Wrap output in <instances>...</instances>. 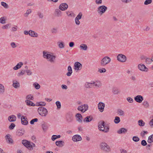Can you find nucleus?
<instances>
[{
    "label": "nucleus",
    "mask_w": 153,
    "mask_h": 153,
    "mask_svg": "<svg viewBox=\"0 0 153 153\" xmlns=\"http://www.w3.org/2000/svg\"><path fill=\"white\" fill-rule=\"evenodd\" d=\"M111 61V59L108 56L104 57L100 61V64L101 66L104 67L109 63Z\"/></svg>",
    "instance_id": "obj_4"
},
{
    "label": "nucleus",
    "mask_w": 153,
    "mask_h": 153,
    "mask_svg": "<svg viewBox=\"0 0 153 153\" xmlns=\"http://www.w3.org/2000/svg\"><path fill=\"white\" fill-rule=\"evenodd\" d=\"M120 121V118L117 116H116L115 117V119L114 120V122L116 124H118L119 123Z\"/></svg>",
    "instance_id": "obj_36"
},
{
    "label": "nucleus",
    "mask_w": 153,
    "mask_h": 153,
    "mask_svg": "<svg viewBox=\"0 0 153 153\" xmlns=\"http://www.w3.org/2000/svg\"><path fill=\"white\" fill-rule=\"evenodd\" d=\"M68 72L67 73L66 75L68 76H70L72 73V68L70 66H68Z\"/></svg>",
    "instance_id": "obj_29"
},
{
    "label": "nucleus",
    "mask_w": 153,
    "mask_h": 153,
    "mask_svg": "<svg viewBox=\"0 0 153 153\" xmlns=\"http://www.w3.org/2000/svg\"><path fill=\"white\" fill-rule=\"evenodd\" d=\"M117 113L120 116H123L125 115L124 111L120 109H119L118 110Z\"/></svg>",
    "instance_id": "obj_38"
},
{
    "label": "nucleus",
    "mask_w": 153,
    "mask_h": 153,
    "mask_svg": "<svg viewBox=\"0 0 153 153\" xmlns=\"http://www.w3.org/2000/svg\"><path fill=\"white\" fill-rule=\"evenodd\" d=\"M88 107V106L87 104H84L83 105L79 106L77 108V110L84 113L87 110Z\"/></svg>",
    "instance_id": "obj_10"
},
{
    "label": "nucleus",
    "mask_w": 153,
    "mask_h": 153,
    "mask_svg": "<svg viewBox=\"0 0 153 153\" xmlns=\"http://www.w3.org/2000/svg\"><path fill=\"white\" fill-rule=\"evenodd\" d=\"M29 35L31 37H37L38 36V34L34 31L30 30H29Z\"/></svg>",
    "instance_id": "obj_21"
},
{
    "label": "nucleus",
    "mask_w": 153,
    "mask_h": 153,
    "mask_svg": "<svg viewBox=\"0 0 153 153\" xmlns=\"http://www.w3.org/2000/svg\"><path fill=\"white\" fill-rule=\"evenodd\" d=\"M1 4L2 6H3L5 8H7L8 7V4L5 2H1Z\"/></svg>",
    "instance_id": "obj_46"
},
{
    "label": "nucleus",
    "mask_w": 153,
    "mask_h": 153,
    "mask_svg": "<svg viewBox=\"0 0 153 153\" xmlns=\"http://www.w3.org/2000/svg\"><path fill=\"white\" fill-rule=\"evenodd\" d=\"M38 112L39 115L42 117H45L48 113L47 109L42 107L39 108L38 109Z\"/></svg>",
    "instance_id": "obj_6"
},
{
    "label": "nucleus",
    "mask_w": 153,
    "mask_h": 153,
    "mask_svg": "<svg viewBox=\"0 0 153 153\" xmlns=\"http://www.w3.org/2000/svg\"><path fill=\"white\" fill-rule=\"evenodd\" d=\"M26 98L27 100L29 99L30 100H33V97L31 94H29L27 96Z\"/></svg>",
    "instance_id": "obj_45"
},
{
    "label": "nucleus",
    "mask_w": 153,
    "mask_h": 153,
    "mask_svg": "<svg viewBox=\"0 0 153 153\" xmlns=\"http://www.w3.org/2000/svg\"><path fill=\"white\" fill-rule=\"evenodd\" d=\"M58 31L57 29L56 28H53L51 30V32L52 33L55 34L57 33Z\"/></svg>",
    "instance_id": "obj_49"
},
{
    "label": "nucleus",
    "mask_w": 153,
    "mask_h": 153,
    "mask_svg": "<svg viewBox=\"0 0 153 153\" xmlns=\"http://www.w3.org/2000/svg\"><path fill=\"white\" fill-rule=\"evenodd\" d=\"M37 15L39 16V18L42 19L44 17V15L43 13H42L40 11H38L37 13Z\"/></svg>",
    "instance_id": "obj_43"
},
{
    "label": "nucleus",
    "mask_w": 153,
    "mask_h": 153,
    "mask_svg": "<svg viewBox=\"0 0 153 153\" xmlns=\"http://www.w3.org/2000/svg\"><path fill=\"white\" fill-rule=\"evenodd\" d=\"M138 125L140 126H143L145 125V122L142 120H140L138 121Z\"/></svg>",
    "instance_id": "obj_37"
},
{
    "label": "nucleus",
    "mask_w": 153,
    "mask_h": 153,
    "mask_svg": "<svg viewBox=\"0 0 153 153\" xmlns=\"http://www.w3.org/2000/svg\"><path fill=\"white\" fill-rule=\"evenodd\" d=\"M99 130L105 133H107L109 131V127L108 125L105 124L104 121H102L98 123Z\"/></svg>",
    "instance_id": "obj_2"
},
{
    "label": "nucleus",
    "mask_w": 153,
    "mask_h": 153,
    "mask_svg": "<svg viewBox=\"0 0 153 153\" xmlns=\"http://www.w3.org/2000/svg\"><path fill=\"white\" fill-rule=\"evenodd\" d=\"M68 4L65 3L61 4L59 7V8L61 10L64 11L66 10L68 8Z\"/></svg>",
    "instance_id": "obj_14"
},
{
    "label": "nucleus",
    "mask_w": 153,
    "mask_h": 153,
    "mask_svg": "<svg viewBox=\"0 0 153 153\" xmlns=\"http://www.w3.org/2000/svg\"><path fill=\"white\" fill-rule=\"evenodd\" d=\"M112 92L114 94H118L120 92L118 88L116 87H114L112 88Z\"/></svg>",
    "instance_id": "obj_30"
},
{
    "label": "nucleus",
    "mask_w": 153,
    "mask_h": 153,
    "mask_svg": "<svg viewBox=\"0 0 153 153\" xmlns=\"http://www.w3.org/2000/svg\"><path fill=\"white\" fill-rule=\"evenodd\" d=\"M25 102L26 103L27 105L29 106H34L35 105L32 101L29 100H26Z\"/></svg>",
    "instance_id": "obj_31"
},
{
    "label": "nucleus",
    "mask_w": 153,
    "mask_h": 153,
    "mask_svg": "<svg viewBox=\"0 0 153 153\" xmlns=\"http://www.w3.org/2000/svg\"><path fill=\"white\" fill-rule=\"evenodd\" d=\"M65 119L66 122L68 123L71 122L73 119V115L71 112H68L66 115Z\"/></svg>",
    "instance_id": "obj_8"
},
{
    "label": "nucleus",
    "mask_w": 153,
    "mask_h": 153,
    "mask_svg": "<svg viewBox=\"0 0 153 153\" xmlns=\"http://www.w3.org/2000/svg\"><path fill=\"white\" fill-rule=\"evenodd\" d=\"M127 131V130L124 128H121L117 132L118 134H121L122 133H125Z\"/></svg>",
    "instance_id": "obj_27"
},
{
    "label": "nucleus",
    "mask_w": 153,
    "mask_h": 153,
    "mask_svg": "<svg viewBox=\"0 0 153 153\" xmlns=\"http://www.w3.org/2000/svg\"><path fill=\"white\" fill-rule=\"evenodd\" d=\"M101 150L106 152H109L111 151V149L109 145L105 142H102L100 144Z\"/></svg>",
    "instance_id": "obj_3"
},
{
    "label": "nucleus",
    "mask_w": 153,
    "mask_h": 153,
    "mask_svg": "<svg viewBox=\"0 0 153 153\" xmlns=\"http://www.w3.org/2000/svg\"><path fill=\"white\" fill-rule=\"evenodd\" d=\"M134 100L136 102L140 103L143 100V98L140 95H137L134 97Z\"/></svg>",
    "instance_id": "obj_12"
},
{
    "label": "nucleus",
    "mask_w": 153,
    "mask_h": 153,
    "mask_svg": "<svg viewBox=\"0 0 153 153\" xmlns=\"http://www.w3.org/2000/svg\"><path fill=\"white\" fill-rule=\"evenodd\" d=\"M93 85L95 87H100L102 85V84L99 81H97L94 82V83Z\"/></svg>",
    "instance_id": "obj_34"
},
{
    "label": "nucleus",
    "mask_w": 153,
    "mask_h": 153,
    "mask_svg": "<svg viewBox=\"0 0 153 153\" xmlns=\"http://www.w3.org/2000/svg\"><path fill=\"white\" fill-rule=\"evenodd\" d=\"M143 105L145 108H148L149 106V104L147 101H144L143 103Z\"/></svg>",
    "instance_id": "obj_40"
},
{
    "label": "nucleus",
    "mask_w": 153,
    "mask_h": 153,
    "mask_svg": "<svg viewBox=\"0 0 153 153\" xmlns=\"http://www.w3.org/2000/svg\"><path fill=\"white\" fill-rule=\"evenodd\" d=\"M58 46L60 48H62L64 47V43L63 42L58 43Z\"/></svg>",
    "instance_id": "obj_47"
},
{
    "label": "nucleus",
    "mask_w": 153,
    "mask_h": 153,
    "mask_svg": "<svg viewBox=\"0 0 153 153\" xmlns=\"http://www.w3.org/2000/svg\"><path fill=\"white\" fill-rule=\"evenodd\" d=\"M23 65V63L22 62H20L19 63H18L16 66L14 67L13 69L14 70H17L21 68Z\"/></svg>",
    "instance_id": "obj_22"
},
{
    "label": "nucleus",
    "mask_w": 153,
    "mask_h": 153,
    "mask_svg": "<svg viewBox=\"0 0 153 153\" xmlns=\"http://www.w3.org/2000/svg\"><path fill=\"white\" fill-rule=\"evenodd\" d=\"M76 116L77 118V120L79 123L82 122V115L79 113L76 114Z\"/></svg>",
    "instance_id": "obj_19"
},
{
    "label": "nucleus",
    "mask_w": 153,
    "mask_h": 153,
    "mask_svg": "<svg viewBox=\"0 0 153 153\" xmlns=\"http://www.w3.org/2000/svg\"><path fill=\"white\" fill-rule=\"evenodd\" d=\"M43 57L46 59L48 61L51 63L55 62L56 56L52 53L49 52H46L45 51L43 52Z\"/></svg>",
    "instance_id": "obj_1"
},
{
    "label": "nucleus",
    "mask_w": 153,
    "mask_h": 153,
    "mask_svg": "<svg viewBox=\"0 0 153 153\" xmlns=\"http://www.w3.org/2000/svg\"><path fill=\"white\" fill-rule=\"evenodd\" d=\"M74 66L75 70H80L82 68V65L79 62H76L74 63Z\"/></svg>",
    "instance_id": "obj_15"
},
{
    "label": "nucleus",
    "mask_w": 153,
    "mask_h": 153,
    "mask_svg": "<svg viewBox=\"0 0 153 153\" xmlns=\"http://www.w3.org/2000/svg\"><path fill=\"white\" fill-rule=\"evenodd\" d=\"M15 126V125L13 123H12L9 127V128L10 130H12Z\"/></svg>",
    "instance_id": "obj_61"
},
{
    "label": "nucleus",
    "mask_w": 153,
    "mask_h": 153,
    "mask_svg": "<svg viewBox=\"0 0 153 153\" xmlns=\"http://www.w3.org/2000/svg\"><path fill=\"white\" fill-rule=\"evenodd\" d=\"M60 137L61 136L60 135H53L51 139L53 141H54L57 138H60Z\"/></svg>",
    "instance_id": "obj_39"
},
{
    "label": "nucleus",
    "mask_w": 153,
    "mask_h": 153,
    "mask_svg": "<svg viewBox=\"0 0 153 153\" xmlns=\"http://www.w3.org/2000/svg\"><path fill=\"white\" fill-rule=\"evenodd\" d=\"M25 72V70H22L20 72L18 73L17 75L18 77H20L21 76L24 75Z\"/></svg>",
    "instance_id": "obj_44"
},
{
    "label": "nucleus",
    "mask_w": 153,
    "mask_h": 153,
    "mask_svg": "<svg viewBox=\"0 0 153 153\" xmlns=\"http://www.w3.org/2000/svg\"><path fill=\"white\" fill-rule=\"evenodd\" d=\"M82 13L81 12H79L76 18L79 20L80 19L82 18Z\"/></svg>",
    "instance_id": "obj_54"
},
{
    "label": "nucleus",
    "mask_w": 153,
    "mask_h": 153,
    "mask_svg": "<svg viewBox=\"0 0 153 153\" xmlns=\"http://www.w3.org/2000/svg\"><path fill=\"white\" fill-rule=\"evenodd\" d=\"M148 133V132L147 131H143L141 132L140 133V135L142 137H144L145 134H147Z\"/></svg>",
    "instance_id": "obj_56"
},
{
    "label": "nucleus",
    "mask_w": 153,
    "mask_h": 153,
    "mask_svg": "<svg viewBox=\"0 0 153 153\" xmlns=\"http://www.w3.org/2000/svg\"><path fill=\"white\" fill-rule=\"evenodd\" d=\"M49 127V125L47 123L44 122L42 125V128L43 131H46Z\"/></svg>",
    "instance_id": "obj_17"
},
{
    "label": "nucleus",
    "mask_w": 153,
    "mask_h": 153,
    "mask_svg": "<svg viewBox=\"0 0 153 153\" xmlns=\"http://www.w3.org/2000/svg\"><path fill=\"white\" fill-rule=\"evenodd\" d=\"M127 100L130 103H132L133 102V99L132 98L130 97H128L127 98Z\"/></svg>",
    "instance_id": "obj_62"
},
{
    "label": "nucleus",
    "mask_w": 153,
    "mask_h": 153,
    "mask_svg": "<svg viewBox=\"0 0 153 153\" xmlns=\"http://www.w3.org/2000/svg\"><path fill=\"white\" fill-rule=\"evenodd\" d=\"M81 50L83 51H86L88 49L87 46L85 44H82L79 46Z\"/></svg>",
    "instance_id": "obj_26"
},
{
    "label": "nucleus",
    "mask_w": 153,
    "mask_h": 153,
    "mask_svg": "<svg viewBox=\"0 0 153 153\" xmlns=\"http://www.w3.org/2000/svg\"><path fill=\"white\" fill-rule=\"evenodd\" d=\"M55 13L57 16L59 17L62 16V12L59 9H56L55 10Z\"/></svg>",
    "instance_id": "obj_28"
},
{
    "label": "nucleus",
    "mask_w": 153,
    "mask_h": 153,
    "mask_svg": "<svg viewBox=\"0 0 153 153\" xmlns=\"http://www.w3.org/2000/svg\"><path fill=\"white\" fill-rule=\"evenodd\" d=\"M79 19H77L76 18H75V23L76 25H79V24H80V22L79 21Z\"/></svg>",
    "instance_id": "obj_63"
},
{
    "label": "nucleus",
    "mask_w": 153,
    "mask_h": 153,
    "mask_svg": "<svg viewBox=\"0 0 153 153\" xmlns=\"http://www.w3.org/2000/svg\"><path fill=\"white\" fill-rule=\"evenodd\" d=\"M24 133L25 131L23 130H18L16 132V135L18 136H21L24 134Z\"/></svg>",
    "instance_id": "obj_35"
},
{
    "label": "nucleus",
    "mask_w": 153,
    "mask_h": 153,
    "mask_svg": "<svg viewBox=\"0 0 153 153\" xmlns=\"http://www.w3.org/2000/svg\"><path fill=\"white\" fill-rule=\"evenodd\" d=\"M105 104L102 102H100L98 105V107L99 111L102 112L104 111Z\"/></svg>",
    "instance_id": "obj_13"
},
{
    "label": "nucleus",
    "mask_w": 153,
    "mask_h": 153,
    "mask_svg": "<svg viewBox=\"0 0 153 153\" xmlns=\"http://www.w3.org/2000/svg\"><path fill=\"white\" fill-rule=\"evenodd\" d=\"M117 58L119 62H124L127 60L126 56L122 54H119L117 56Z\"/></svg>",
    "instance_id": "obj_9"
},
{
    "label": "nucleus",
    "mask_w": 153,
    "mask_h": 153,
    "mask_svg": "<svg viewBox=\"0 0 153 153\" xmlns=\"http://www.w3.org/2000/svg\"><path fill=\"white\" fill-rule=\"evenodd\" d=\"M25 72H26L28 76L31 75L32 74V72L30 70H25Z\"/></svg>",
    "instance_id": "obj_59"
},
{
    "label": "nucleus",
    "mask_w": 153,
    "mask_h": 153,
    "mask_svg": "<svg viewBox=\"0 0 153 153\" xmlns=\"http://www.w3.org/2000/svg\"><path fill=\"white\" fill-rule=\"evenodd\" d=\"M152 0H146L144 2L145 5H147L149 4H150L152 2Z\"/></svg>",
    "instance_id": "obj_50"
},
{
    "label": "nucleus",
    "mask_w": 153,
    "mask_h": 153,
    "mask_svg": "<svg viewBox=\"0 0 153 153\" xmlns=\"http://www.w3.org/2000/svg\"><path fill=\"white\" fill-rule=\"evenodd\" d=\"M33 86L37 89H39L40 87V85L37 82L34 83L33 84Z\"/></svg>",
    "instance_id": "obj_42"
},
{
    "label": "nucleus",
    "mask_w": 153,
    "mask_h": 153,
    "mask_svg": "<svg viewBox=\"0 0 153 153\" xmlns=\"http://www.w3.org/2000/svg\"><path fill=\"white\" fill-rule=\"evenodd\" d=\"M141 144L143 146H145L147 144V143L146 141L145 140H143L141 142Z\"/></svg>",
    "instance_id": "obj_64"
},
{
    "label": "nucleus",
    "mask_w": 153,
    "mask_h": 153,
    "mask_svg": "<svg viewBox=\"0 0 153 153\" xmlns=\"http://www.w3.org/2000/svg\"><path fill=\"white\" fill-rule=\"evenodd\" d=\"M94 81H92L91 83L86 82L85 83V86L86 88H91L92 87L93 85L94 84Z\"/></svg>",
    "instance_id": "obj_23"
},
{
    "label": "nucleus",
    "mask_w": 153,
    "mask_h": 153,
    "mask_svg": "<svg viewBox=\"0 0 153 153\" xmlns=\"http://www.w3.org/2000/svg\"><path fill=\"white\" fill-rule=\"evenodd\" d=\"M22 143L28 149L32 148L33 147H35V146L34 143L26 140H22Z\"/></svg>",
    "instance_id": "obj_5"
},
{
    "label": "nucleus",
    "mask_w": 153,
    "mask_h": 153,
    "mask_svg": "<svg viewBox=\"0 0 153 153\" xmlns=\"http://www.w3.org/2000/svg\"><path fill=\"white\" fill-rule=\"evenodd\" d=\"M106 70L105 68L99 69L98 71L100 73H105L106 72Z\"/></svg>",
    "instance_id": "obj_58"
},
{
    "label": "nucleus",
    "mask_w": 153,
    "mask_h": 153,
    "mask_svg": "<svg viewBox=\"0 0 153 153\" xmlns=\"http://www.w3.org/2000/svg\"><path fill=\"white\" fill-rule=\"evenodd\" d=\"M138 69L140 71H143L147 72L148 71V69L146 66L143 64H140L138 66Z\"/></svg>",
    "instance_id": "obj_11"
},
{
    "label": "nucleus",
    "mask_w": 153,
    "mask_h": 153,
    "mask_svg": "<svg viewBox=\"0 0 153 153\" xmlns=\"http://www.w3.org/2000/svg\"><path fill=\"white\" fill-rule=\"evenodd\" d=\"M10 134L6 135L5 136L6 140L7 142L10 144H12L13 143V140L10 138Z\"/></svg>",
    "instance_id": "obj_18"
},
{
    "label": "nucleus",
    "mask_w": 153,
    "mask_h": 153,
    "mask_svg": "<svg viewBox=\"0 0 153 153\" xmlns=\"http://www.w3.org/2000/svg\"><path fill=\"white\" fill-rule=\"evenodd\" d=\"M16 116L14 115H11L8 117V120L10 122L15 121L16 120Z\"/></svg>",
    "instance_id": "obj_20"
},
{
    "label": "nucleus",
    "mask_w": 153,
    "mask_h": 153,
    "mask_svg": "<svg viewBox=\"0 0 153 153\" xmlns=\"http://www.w3.org/2000/svg\"><path fill=\"white\" fill-rule=\"evenodd\" d=\"M132 140L134 141L137 142L139 141L140 139L137 137L134 136L133 137Z\"/></svg>",
    "instance_id": "obj_53"
},
{
    "label": "nucleus",
    "mask_w": 153,
    "mask_h": 153,
    "mask_svg": "<svg viewBox=\"0 0 153 153\" xmlns=\"http://www.w3.org/2000/svg\"><path fill=\"white\" fill-rule=\"evenodd\" d=\"M72 140L74 142H77L81 140L82 138L80 135L76 134L73 137Z\"/></svg>",
    "instance_id": "obj_16"
},
{
    "label": "nucleus",
    "mask_w": 153,
    "mask_h": 153,
    "mask_svg": "<svg viewBox=\"0 0 153 153\" xmlns=\"http://www.w3.org/2000/svg\"><path fill=\"white\" fill-rule=\"evenodd\" d=\"M10 26L11 25L10 24H7L5 25L4 26L2 27V28L3 29H7L10 28Z\"/></svg>",
    "instance_id": "obj_52"
},
{
    "label": "nucleus",
    "mask_w": 153,
    "mask_h": 153,
    "mask_svg": "<svg viewBox=\"0 0 153 153\" xmlns=\"http://www.w3.org/2000/svg\"><path fill=\"white\" fill-rule=\"evenodd\" d=\"M92 117L91 116H88L85 117L83 120V121L85 122H89L92 120Z\"/></svg>",
    "instance_id": "obj_24"
},
{
    "label": "nucleus",
    "mask_w": 153,
    "mask_h": 153,
    "mask_svg": "<svg viewBox=\"0 0 153 153\" xmlns=\"http://www.w3.org/2000/svg\"><path fill=\"white\" fill-rule=\"evenodd\" d=\"M64 142L62 141H56V145L58 146L61 147L64 146Z\"/></svg>",
    "instance_id": "obj_32"
},
{
    "label": "nucleus",
    "mask_w": 153,
    "mask_h": 153,
    "mask_svg": "<svg viewBox=\"0 0 153 153\" xmlns=\"http://www.w3.org/2000/svg\"><path fill=\"white\" fill-rule=\"evenodd\" d=\"M5 91V88L4 85L0 84V94H3Z\"/></svg>",
    "instance_id": "obj_33"
},
{
    "label": "nucleus",
    "mask_w": 153,
    "mask_h": 153,
    "mask_svg": "<svg viewBox=\"0 0 153 153\" xmlns=\"http://www.w3.org/2000/svg\"><path fill=\"white\" fill-rule=\"evenodd\" d=\"M38 120L37 118H34L32 120L30 121V123L31 124H33L35 122H37Z\"/></svg>",
    "instance_id": "obj_57"
},
{
    "label": "nucleus",
    "mask_w": 153,
    "mask_h": 153,
    "mask_svg": "<svg viewBox=\"0 0 153 153\" xmlns=\"http://www.w3.org/2000/svg\"><path fill=\"white\" fill-rule=\"evenodd\" d=\"M37 105H36L37 106H45V105L46 104L45 102H39L38 103H37Z\"/></svg>",
    "instance_id": "obj_55"
},
{
    "label": "nucleus",
    "mask_w": 153,
    "mask_h": 153,
    "mask_svg": "<svg viewBox=\"0 0 153 153\" xmlns=\"http://www.w3.org/2000/svg\"><path fill=\"white\" fill-rule=\"evenodd\" d=\"M152 61L151 59L149 58H147L146 60V63L148 64H150Z\"/></svg>",
    "instance_id": "obj_60"
},
{
    "label": "nucleus",
    "mask_w": 153,
    "mask_h": 153,
    "mask_svg": "<svg viewBox=\"0 0 153 153\" xmlns=\"http://www.w3.org/2000/svg\"><path fill=\"white\" fill-rule=\"evenodd\" d=\"M5 18L4 17H1L0 19V22L2 24L5 23Z\"/></svg>",
    "instance_id": "obj_51"
},
{
    "label": "nucleus",
    "mask_w": 153,
    "mask_h": 153,
    "mask_svg": "<svg viewBox=\"0 0 153 153\" xmlns=\"http://www.w3.org/2000/svg\"><path fill=\"white\" fill-rule=\"evenodd\" d=\"M147 141L149 143L153 142V134L149 137Z\"/></svg>",
    "instance_id": "obj_41"
},
{
    "label": "nucleus",
    "mask_w": 153,
    "mask_h": 153,
    "mask_svg": "<svg viewBox=\"0 0 153 153\" xmlns=\"http://www.w3.org/2000/svg\"><path fill=\"white\" fill-rule=\"evenodd\" d=\"M107 7L105 5H102L99 7L97 8L98 13L102 15L104 13L107 9Z\"/></svg>",
    "instance_id": "obj_7"
},
{
    "label": "nucleus",
    "mask_w": 153,
    "mask_h": 153,
    "mask_svg": "<svg viewBox=\"0 0 153 153\" xmlns=\"http://www.w3.org/2000/svg\"><path fill=\"white\" fill-rule=\"evenodd\" d=\"M56 104L57 107V108L58 109H60L61 107L60 102L59 101H57L56 102Z\"/></svg>",
    "instance_id": "obj_48"
},
{
    "label": "nucleus",
    "mask_w": 153,
    "mask_h": 153,
    "mask_svg": "<svg viewBox=\"0 0 153 153\" xmlns=\"http://www.w3.org/2000/svg\"><path fill=\"white\" fill-rule=\"evenodd\" d=\"M13 85L15 88H17L20 87L19 83L16 81H13Z\"/></svg>",
    "instance_id": "obj_25"
}]
</instances>
